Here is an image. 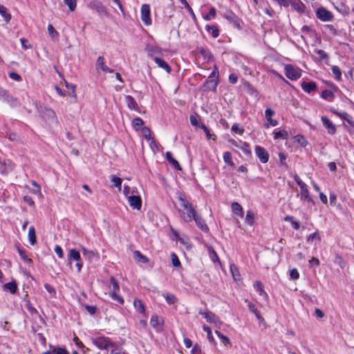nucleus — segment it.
Instances as JSON below:
<instances>
[{
    "label": "nucleus",
    "mask_w": 354,
    "mask_h": 354,
    "mask_svg": "<svg viewBox=\"0 0 354 354\" xmlns=\"http://www.w3.org/2000/svg\"><path fill=\"white\" fill-rule=\"evenodd\" d=\"M180 206L186 210V214L184 212L180 211V216L187 223L191 222L198 214L194 209L192 205L185 198L180 196L179 198Z\"/></svg>",
    "instance_id": "obj_1"
},
{
    "label": "nucleus",
    "mask_w": 354,
    "mask_h": 354,
    "mask_svg": "<svg viewBox=\"0 0 354 354\" xmlns=\"http://www.w3.org/2000/svg\"><path fill=\"white\" fill-rule=\"evenodd\" d=\"M68 266L71 268L73 261L75 262V268L78 273H80L83 267V261L81 258L80 253L76 249H68L67 254Z\"/></svg>",
    "instance_id": "obj_2"
},
{
    "label": "nucleus",
    "mask_w": 354,
    "mask_h": 354,
    "mask_svg": "<svg viewBox=\"0 0 354 354\" xmlns=\"http://www.w3.org/2000/svg\"><path fill=\"white\" fill-rule=\"evenodd\" d=\"M293 178L300 188V200L303 202L313 203L307 185L301 180L297 174H295Z\"/></svg>",
    "instance_id": "obj_3"
},
{
    "label": "nucleus",
    "mask_w": 354,
    "mask_h": 354,
    "mask_svg": "<svg viewBox=\"0 0 354 354\" xmlns=\"http://www.w3.org/2000/svg\"><path fill=\"white\" fill-rule=\"evenodd\" d=\"M91 342L97 348L102 351H107L111 347L115 346V342H113L110 338L104 336L92 338Z\"/></svg>",
    "instance_id": "obj_4"
},
{
    "label": "nucleus",
    "mask_w": 354,
    "mask_h": 354,
    "mask_svg": "<svg viewBox=\"0 0 354 354\" xmlns=\"http://www.w3.org/2000/svg\"><path fill=\"white\" fill-rule=\"evenodd\" d=\"M110 283L111 286L110 287L111 290L109 292V296L113 300L118 302L120 304H123L124 299L118 294L120 291V286L115 277H111L110 278Z\"/></svg>",
    "instance_id": "obj_5"
},
{
    "label": "nucleus",
    "mask_w": 354,
    "mask_h": 354,
    "mask_svg": "<svg viewBox=\"0 0 354 354\" xmlns=\"http://www.w3.org/2000/svg\"><path fill=\"white\" fill-rule=\"evenodd\" d=\"M284 73L286 77L289 80L296 81L301 77L302 71L300 68L296 66L286 64L284 66Z\"/></svg>",
    "instance_id": "obj_6"
},
{
    "label": "nucleus",
    "mask_w": 354,
    "mask_h": 354,
    "mask_svg": "<svg viewBox=\"0 0 354 354\" xmlns=\"http://www.w3.org/2000/svg\"><path fill=\"white\" fill-rule=\"evenodd\" d=\"M141 20L145 26H150L152 24L151 19V10L149 4H143L141 6Z\"/></svg>",
    "instance_id": "obj_7"
},
{
    "label": "nucleus",
    "mask_w": 354,
    "mask_h": 354,
    "mask_svg": "<svg viewBox=\"0 0 354 354\" xmlns=\"http://www.w3.org/2000/svg\"><path fill=\"white\" fill-rule=\"evenodd\" d=\"M15 167V165L10 160L1 159L0 158V174H7L11 172Z\"/></svg>",
    "instance_id": "obj_8"
},
{
    "label": "nucleus",
    "mask_w": 354,
    "mask_h": 354,
    "mask_svg": "<svg viewBox=\"0 0 354 354\" xmlns=\"http://www.w3.org/2000/svg\"><path fill=\"white\" fill-rule=\"evenodd\" d=\"M199 314L201 315L207 322L214 324L215 326H218L221 324V322L219 318L212 312L199 310Z\"/></svg>",
    "instance_id": "obj_9"
},
{
    "label": "nucleus",
    "mask_w": 354,
    "mask_h": 354,
    "mask_svg": "<svg viewBox=\"0 0 354 354\" xmlns=\"http://www.w3.org/2000/svg\"><path fill=\"white\" fill-rule=\"evenodd\" d=\"M254 152L262 163L268 162L269 160V153L263 147L257 145L254 149Z\"/></svg>",
    "instance_id": "obj_10"
},
{
    "label": "nucleus",
    "mask_w": 354,
    "mask_h": 354,
    "mask_svg": "<svg viewBox=\"0 0 354 354\" xmlns=\"http://www.w3.org/2000/svg\"><path fill=\"white\" fill-rule=\"evenodd\" d=\"M274 115V111L272 110L270 108H267L265 111V118L267 120V122L265 124L266 128H269L270 127H276L278 124V122L276 120L272 118V117Z\"/></svg>",
    "instance_id": "obj_11"
},
{
    "label": "nucleus",
    "mask_w": 354,
    "mask_h": 354,
    "mask_svg": "<svg viewBox=\"0 0 354 354\" xmlns=\"http://www.w3.org/2000/svg\"><path fill=\"white\" fill-rule=\"evenodd\" d=\"M128 203L131 207L133 209L140 210L142 207V200L139 195V193L135 194L134 196H129L127 199Z\"/></svg>",
    "instance_id": "obj_12"
},
{
    "label": "nucleus",
    "mask_w": 354,
    "mask_h": 354,
    "mask_svg": "<svg viewBox=\"0 0 354 354\" xmlns=\"http://www.w3.org/2000/svg\"><path fill=\"white\" fill-rule=\"evenodd\" d=\"M96 68L98 70V69H100L102 70V71L105 72V73H112L114 72V70L108 67L106 64H105V60H104V58L102 56H100L97 57V61H96Z\"/></svg>",
    "instance_id": "obj_13"
},
{
    "label": "nucleus",
    "mask_w": 354,
    "mask_h": 354,
    "mask_svg": "<svg viewBox=\"0 0 354 354\" xmlns=\"http://www.w3.org/2000/svg\"><path fill=\"white\" fill-rule=\"evenodd\" d=\"M316 15L317 18L323 21H330L332 17L331 13L324 8H318L316 11Z\"/></svg>",
    "instance_id": "obj_14"
},
{
    "label": "nucleus",
    "mask_w": 354,
    "mask_h": 354,
    "mask_svg": "<svg viewBox=\"0 0 354 354\" xmlns=\"http://www.w3.org/2000/svg\"><path fill=\"white\" fill-rule=\"evenodd\" d=\"M151 59L155 62L158 67L165 70L167 73L171 72V67L165 60L156 56H151Z\"/></svg>",
    "instance_id": "obj_15"
},
{
    "label": "nucleus",
    "mask_w": 354,
    "mask_h": 354,
    "mask_svg": "<svg viewBox=\"0 0 354 354\" xmlns=\"http://www.w3.org/2000/svg\"><path fill=\"white\" fill-rule=\"evenodd\" d=\"M301 86L304 91L308 93L315 91L317 88V84L314 82H303Z\"/></svg>",
    "instance_id": "obj_16"
},
{
    "label": "nucleus",
    "mask_w": 354,
    "mask_h": 354,
    "mask_svg": "<svg viewBox=\"0 0 354 354\" xmlns=\"http://www.w3.org/2000/svg\"><path fill=\"white\" fill-rule=\"evenodd\" d=\"M138 191L136 187H129V185H124L123 187V194L127 199L129 198V196H134L138 194Z\"/></svg>",
    "instance_id": "obj_17"
},
{
    "label": "nucleus",
    "mask_w": 354,
    "mask_h": 354,
    "mask_svg": "<svg viewBox=\"0 0 354 354\" xmlns=\"http://www.w3.org/2000/svg\"><path fill=\"white\" fill-rule=\"evenodd\" d=\"M195 221L196 224L197 226L203 232H207L209 228L205 223V221L204 219L198 214L196 215V216L193 219Z\"/></svg>",
    "instance_id": "obj_18"
},
{
    "label": "nucleus",
    "mask_w": 354,
    "mask_h": 354,
    "mask_svg": "<svg viewBox=\"0 0 354 354\" xmlns=\"http://www.w3.org/2000/svg\"><path fill=\"white\" fill-rule=\"evenodd\" d=\"M253 286L256 291L260 296H262L263 299H267L268 297V294L265 292L263 286L261 281H256Z\"/></svg>",
    "instance_id": "obj_19"
},
{
    "label": "nucleus",
    "mask_w": 354,
    "mask_h": 354,
    "mask_svg": "<svg viewBox=\"0 0 354 354\" xmlns=\"http://www.w3.org/2000/svg\"><path fill=\"white\" fill-rule=\"evenodd\" d=\"M133 306L138 313L143 315H145V307L140 299H135L133 301Z\"/></svg>",
    "instance_id": "obj_20"
},
{
    "label": "nucleus",
    "mask_w": 354,
    "mask_h": 354,
    "mask_svg": "<svg viewBox=\"0 0 354 354\" xmlns=\"http://www.w3.org/2000/svg\"><path fill=\"white\" fill-rule=\"evenodd\" d=\"M125 102L127 106L132 110L137 111L138 109V105L134 98L131 95L125 96Z\"/></svg>",
    "instance_id": "obj_21"
},
{
    "label": "nucleus",
    "mask_w": 354,
    "mask_h": 354,
    "mask_svg": "<svg viewBox=\"0 0 354 354\" xmlns=\"http://www.w3.org/2000/svg\"><path fill=\"white\" fill-rule=\"evenodd\" d=\"M166 159L174 166L176 169L180 171L181 167L178 162L173 158L172 153L170 151H167L165 154Z\"/></svg>",
    "instance_id": "obj_22"
},
{
    "label": "nucleus",
    "mask_w": 354,
    "mask_h": 354,
    "mask_svg": "<svg viewBox=\"0 0 354 354\" xmlns=\"http://www.w3.org/2000/svg\"><path fill=\"white\" fill-rule=\"evenodd\" d=\"M205 30L207 32L210 34L214 38H216L219 35V30L216 25H207L205 26Z\"/></svg>",
    "instance_id": "obj_23"
},
{
    "label": "nucleus",
    "mask_w": 354,
    "mask_h": 354,
    "mask_svg": "<svg viewBox=\"0 0 354 354\" xmlns=\"http://www.w3.org/2000/svg\"><path fill=\"white\" fill-rule=\"evenodd\" d=\"M274 139L278 140V139H283V140H287L289 138L288 132L285 129H281L279 131H274Z\"/></svg>",
    "instance_id": "obj_24"
},
{
    "label": "nucleus",
    "mask_w": 354,
    "mask_h": 354,
    "mask_svg": "<svg viewBox=\"0 0 354 354\" xmlns=\"http://www.w3.org/2000/svg\"><path fill=\"white\" fill-rule=\"evenodd\" d=\"M333 113L338 115L340 118L343 119L344 120H346L351 126L354 127V122L351 120V117L348 115L347 113H342L333 111Z\"/></svg>",
    "instance_id": "obj_25"
},
{
    "label": "nucleus",
    "mask_w": 354,
    "mask_h": 354,
    "mask_svg": "<svg viewBox=\"0 0 354 354\" xmlns=\"http://www.w3.org/2000/svg\"><path fill=\"white\" fill-rule=\"evenodd\" d=\"M28 237L29 242L32 245H34L37 243L35 229L33 226L29 227Z\"/></svg>",
    "instance_id": "obj_26"
},
{
    "label": "nucleus",
    "mask_w": 354,
    "mask_h": 354,
    "mask_svg": "<svg viewBox=\"0 0 354 354\" xmlns=\"http://www.w3.org/2000/svg\"><path fill=\"white\" fill-rule=\"evenodd\" d=\"M3 290L15 294L17 290V285L15 281L8 282L3 286Z\"/></svg>",
    "instance_id": "obj_27"
},
{
    "label": "nucleus",
    "mask_w": 354,
    "mask_h": 354,
    "mask_svg": "<svg viewBox=\"0 0 354 354\" xmlns=\"http://www.w3.org/2000/svg\"><path fill=\"white\" fill-rule=\"evenodd\" d=\"M133 257L136 261L142 263H147L149 261V259L138 250L133 252Z\"/></svg>",
    "instance_id": "obj_28"
},
{
    "label": "nucleus",
    "mask_w": 354,
    "mask_h": 354,
    "mask_svg": "<svg viewBox=\"0 0 354 354\" xmlns=\"http://www.w3.org/2000/svg\"><path fill=\"white\" fill-rule=\"evenodd\" d=\"M84 257L89 261H91L95 256V252L93 250H88L84 246L81 247Z\"/></svg>",
    "instance_id": "obj_29"
},
{
    "label": "nucleus",
    "mask_w": 354,
    "mask_h": 354,
    "mask_svg": "<svg viewBox=\"0 0 354 354\" xmlns=\"http://www.w3.org/2000/svg\"><path fill=\"white\" fill-rule=\"evenodd\" d=\"M89 7L91 9H95L97 12H103L104 10V7L103 6L102 3L98 1H93L90 3Z\"/></svg>",
    "instance_id": "obj_30"
},
{
    "label": "nucleus",
    "mask_w": 354,
    "mask_h": 354,
    "mask_svg": "<svg viewBox=\"0 0 354 354\" xmlns=\"http://www.w3.org/2000/svg\"><path fill=\"white\" fill-rule=\"evenodd\" d=\"M223 158V160L225 164H227V165L231 166V167L234 166V163L232 160V154L230 152H229V151L224 152Z\"/></svg>",
    "instance_id": "obj_31"
},
{
    "label": "nucleus",
    "mask_w": 354,
    "mask_h": 354,
    "mask_svg": "<svg viewBox=\"0 0 354 354\" xmlns=\"http://www.w3.org/2000/svg\"><path fill=\"white\" fill-rule=\"evenodd\" d=\"M144 122L140 118H136L133 120L132 125L136 131H138L143 128Z\"/></svg>",
    "instance_id": "obj_32"
},
{
    "label": "nucleus",
    "mask_w": 354,
    "mask_h": 354,
    "mask_svg": "<svg viewBox=\"0 0 354 354\" xmlns=\"http://www.w3.org/2000/svg\"><path fill=\"white\" fill-rule=\"evenodd\" d=\"M232 210L234 214L243 216V208L238 203H233L232 204Z\"/></svg>",
    "instance_id": "obj_33"
},
{
    "label": "nucleus",
    "mask_w": 354,
    "mask_h": 354,
    "mask_svg": "<svg viewBox=\"0 0 354 354\" xmlns=\"http://www.w3.org/2000/svg\"><path fill=\"white\" fill-rule=\"evenodd\" d=\"M110 178L113 185L117 187L119 191H120L122 188V179L115 176V175H111Z\"/></svg>",
    "instance_id": "obj_34"
},
{
    "label": "nucleus",
    "mask_w": 354,
    "mask_h": 354,
    "mask_svg": "<svg viewBox=\"0 0 354 354\" xmlns=\"http://www.w3.org/2000/svg\"><path fill=\"white\" fill-rule=\"evenodd\" d=\"M216 10L214 7H212L209 10V13H207L205 15H203V17L205 21H210L214 18H216Z\"/></svg>",
    "instance_id": "obj_35"
},
{
    "label": "nucleus",
    "mask_w": 354,
    "mask_h": 354,
    "mask_svg": "<svg viewBox=\"0 0 354 354\" xmlns=\"http://www.w3.org/2000/svg\"><path fill=\"white\" fill-rule=\"evenodd\" d=\"M0 15L4 18L6 22H8L11 19V15L8 13L7 8L3 5H0Z\"/></svg>",
    "instance_id": "obj_36"
},
{
    "label": "nucleus",
    "mask_w": 354,
    "mask_h": 354,
    "mask_svg": "<svg viewBox=\"0 0 354 354\" xmlns=\"http://www.w3.org/2000/svg\"><path fill=\"white\" fill-rule=\"evenodd\" d=\"M150 324L153 328L158 329L161 325L158 316L156 315H152L150 319Z\"/></svg>",
    "instance_id": "obj_37"
},
{
    "label": "nucleus",
    "mask_w": 354,
    "mask_h": 354,
    "mask_svg": "<svg viewBox=\"0 0 354 354\" xmlns=\"http://www.w3.org/2000/svg\"><path fill=\"white\" fill-rule=\"evenodd\" d=\"M163 297L165 299L168 304H174L176 301L175 295L172 293L167 292L163 294Z\"/></svg>",
    "instance_id": "obj_38"
},
{
    "label": "nucleus",
    "mask_w": 354,
    "mask_h": 354,
    "mask_svg": "<svg viewBox=\"0 0 354 354\" xmlns=\"http://www.w3.org/2000/svg\"><path fill=\"white\" fill-rule=\"evenodd\" d=\"M239 149H240L246 155L251 154L250 145L246 142H241Z\"/></svg>",
    "instance_id": "obj_39"
},
{
    "label": "nucleus",
    "mask_w": 354,
    "mask_h": 354,
    "mask_svg": "<svg viewBox=\"0 0 354 354\" xmlns=\"http://www.w3.org/2000/svg\"><path fill=\"white\" fill-rule=\"evenodd\" d=\"M48 32L52 39H57L59 36L58 32L54 28L52 24H48Z\"/></svg>",
    "instance_id": "obj_40"
},
{
    "label": "nucleus",
    "mask_w": 354,
    "mask_h": 354,
    "mask_svg": "<svg viewBox=\"0 0 354 354\" xmlns=\"http://www.w3.org/2000/svg\"><path fill=\"white\" fill-rule=\"evenodd\" d=\"M254 222V214L250 211L248 210L245 216V223L250 225H252Z\"/></svg>",
    "instance_id": "obj_41"
},
{
    "label": "nucleus",
    "mask_w": 354,
    "mask_h": 354,
    "mask_svg": "<svg viewBox=\"0 0 354 354\" xmlns=\"http://www.w3.org/2000/svg\"><path fill=\"white\" fill-rule=\"evenodd\" d=\"M64 3L68 7L70 11L73 12L77 6V0H64Z\"/></svg>",
    "instance_id": "obj_42"
},
{
    "label": "nucleus",
    "mask_w": 354,
    "mask_h": 354,
    "mask_svg": "<svg viewBox=\"0 0 354 354\" xmlns=\"http://www.w3.org/2000/svg\"><path fill=\"white\" fill-rule=\"evenodd\" d=\"M203 329L205 332L207 333L208 340L210 342H214V338L213 337L211 328L207 325H203Z\"/></svg>",
    "instance_id": "obj_43"
},
{
    "label": "nucleus",
    "mask_w": 354,
    "mask_h": 354,
    "mask_svg": "<svg viewBox=\"0 0 354 354\" xmlns=\"http://www.w3.org/2000/svg\"><path fill=\"white\" fill-rule=\"evenodd\" d=\"M285 221L291 223L292 226L295 230H298L300 227L299 223L297 221H295L294 218L291 216H286Z\"/></svg>",
    "instance_id": "obj_44"
},
{
    "label": "nucleus",
    "mask_w": 354,
    "mask_h": 354,
    "mask_svg": "<svg viewBox=\"0 0 354 354\" xmlns=\"http://www.w3.org/2000/svg\"><path fill=\"white\" fill-rule=\"evenodd\" d=\"M232 131L234 133L242 135L244 133V129L237 123H235L232 127Z\"/></svg>",
    "instance_id": "obj_45"
},
{
    "label": "nucleus",
    "mask_w": 354,
    "mask_h": 354,
    "mask_svg": "<svg viewBox=\"0 0 354 354\" xmlns=\"http://www.w3.org/2000/svg\"><path fill=\"white\" fill-rule=\"evenodd\" d=\"M171 263L174 267L175 268H179L180 267L181 264L178 259V256L175 253H171Z\"/></svg>",
    "instance_id": "obj_46"
},
{
    "label": "nucleus",
    "mask_w": 354,
    "mask_h": 354,
    "mask_svg": "<svg viewBox=\"0 0 354 354\" xmlns=\"http://www.w3.org/2000/svg\"><path fill=\"white\" fill-rule=\"evenodd\" d=\"M216 334L225 345L230 344V340L227 336L224 335L218 330L216 331Z\"/></svg>",
    "instance_id": "obj_47"
},
{
    "label": "nucleus",
    "mask_w": 354,
    "mask_h": 354,
    "mask_svg": "<svg viewBox=\"0 0 354 354\" xmlns=\"http://www.w3.org/2000/svg\"><path fill=\"white\" fill-rule=\"evenodd\" d=\"M333 76L337 80H340L342 77V73L339 67L333 66Z\"/></svg>",
    "instance_id": "obj_48"
},
{
    "label": "nucleus",
    "mask_w": 354,
    "mask_h": 354,
    "mask_svg": "<svg viewBox=\"0 0 354 354\" xmlns=\"http://www.w3.org/2000/svg\"><path fill=\"white\" fill-rule=\"evenodd\" d=\"M53 353L54 354H69L66 349L62 347H53Z\"/></svg>",
    "instance_id": "obj_49"
},
{
    "label": "nucleus",
    "mask_w": 354,
    "mask_h": 354,
    "mask_svg": "<svg viewBox=\"0 0 354 354\" xmlns=\"http://www.w3.org/2000/svg\"><path fill=\"white\" fill-rule=\"evenodd\" d=\"M142 133L147 140H149L152 138V137L151 136V131L148 127H144L142 129Z\"/></svg>",
    "instance_id": "obj_50"
},
{
    "label": "nucleus",
    "mask_w": 354,
    "mask_h": 354,
    "mask_svg": "<svg viewBox=\"0 0 354 354\" xmlns=\"http://www.w3.org/2000/svg\"><path fill=\"white\" fill-rule=\"evenodd\" d=\"M218 84V81L209 80L207 82L206 85L209 89L216 90Z\"/></svg>",
    "instance_id": "obj_51"
},
{
    "label": "nucleus",
    "mask_w": 354,
    "mask_h": 354,
    "mask_svg": "<svg viewBox=\"0 0 354 354\" xmlns=\"http://www.w3.org/2000/svg\"><path fill=\"white\" fill-rule=\"evenodd\" d=\"M279 162L280 164L286 167H287V164L286 162V160L287 158V156L286 153L283 152H280L279 153Z\"/></svg>",
    "instance_id": "obj_52"
},
{
    "label": "nucleus",
    "mask_w": 354,
    "mask_h": 354,
    "mask_svg": "<svg viewBox=\"0 0 354 354\" xmlns=\"http://www.w3.org/2000/svg\"><path fill=\"white\" fill-rule=\"evenodd\" d=\"M290 277L292 279H298L299 277V273L296 268H292L290 271Z\"/></svg>",
    "instance_id": "obj_53"
},
{
    "label": "nucleus",
    "mask_w": 354,
    "mask_h": 354,
    "mask_svg": "<svg viewBox=\"0 0 354 354\" xmlns=\"http://www.w3.org/2000/svg\"><path fill=\"white\" fill-rule=\"evenodd\" d=\"M55 252L57 254L59 258L62 259L64 257V252L62 248L58 245H56L54 248Z\"/></svg>",
    "instance_id": "obj_54"
},
{
    "label": "nucleus",
    "mask_w": 354,
    "mask_h": 354,
    "mask_svg": "<svg viewBox=\"0 0 354 354\" xmlns=\"http://www.w3.org/2000/svg\"><path fill=\"white\" fill-rule=\"evenodd\" d=\"M322 121L324 124V125L330 131V129H332V125L330 123V120L326 118V116L322 117Z\"/></svg>",
    "instance_id": "obj_55"
},
{
    "label": "nucleus",
    "mask_w": 354,
    "mask_h": 354,
    "mask_svg": "<svg viewBox=\"0 0 354 354\" xmlns=\"http://www.w3.org/2000/svg\"><path fill=\"white\" fill-rule=\"evenodd\" d=\"M112 348L110 354H125L124 352L122 351V349L118 346L117 344L115 343V347H111Z\"/></svg>",
    "instance_id": "obj_56"
},
{
    "label": "nucleus",
    "mask_w": 354,
    "mask_h": 354,
    "mask_svg": "<svg viewBox=\"0 0 354 354\" xmlns=\"http://www.w3.org/2000/svg\"><path fill=\"white\" fill-rule=\"evenodd\" d=\"M230 270H231V272H232V274L234 279L235 280L239 279V271H238L237 268L235 267V266H231L230 267Z\"/></svg>",
    "instance_id": "obj_57"
},
{
    "label": "nucleus",
    "mask_w": 354,
    "mask_h": 354,
    "mask_svg": "<svg viewBox=\"0 0 354 354\" xmlns=\"http://www.w3.org/2000/svg\"><path fill=\"white\" fill-rule=\"evenodd\" d=\"M8 75L13 80H15L17 82H19L21 80V77L17 73L10 72V73H9Z\"/></svg>",
    "instance_id": "obj_58"
},
{
    "label": "nucleus",
    "mask_w": 354,
    "mask_h": 354,
    "mask_svg": "<svg viewBox=\"0 0 354 354\" xmlns=\"http://www.w3.org/2000/svg\"><path fill=\"white\" fill-rule=\"evenodd\" d=\"M192 354H205L202 352L201 347L198 344H195L191 351Z\"/></svg>",
    "instance_id": "obj_59"
},
{
    "label": "nucleus",
    "mask_w": 354,
    "mask_h": 354,
    "mask_svg": "<svg viewBox=\"0 0 354 354\" xmlns=\"http://www.w3.org/2000/svg\"><path fill=\"white\" fill-rule=\"evenodd\" d=\"M245 302L246 304H248V307L249 310L254 314H257V310H258L257 309L255 306L253 304H252L250 301H249L248 299H245Z\"/></svg>",
    "instance_id": "obj_60"
},
{
    "label": "nucleus",
    "mask_w": 354,
    "mask_h": 354,
    "mask_svg": "<svg viewBox=\"0 0 354 354\" xmlns=\"http://www.w3.org/2000/svg\"><path fill=\"white\" fill-rule=\"evenodd\" d=\"M321 95L322 98L330 100V98L332 97V91L328 90L324 91Z\"/></svg>",
    "instance_id": "obj_61"
},
{
    "label": "nucleus",
    "mask_w": 354,
    "mask_h": 354,
    "mask_svg": "<svg viewBox=\"0 0 354 354\" xmlns=\"http://www.w3.org/2000/svg\"><path fill=\"white\" fill-rule=\"evenodd\" d=\"M273 1L276 2L281 6H284L286 8L288 7L290 5L289 0H272Z\"/></svg>",
    "instance_id": "obj_62"
},
{
    "label": "nucleus",
    "mask_w": 354,
    "mask_h": 354,
    "mask_svg": "<svg viewBox=\"0 0 354 354\" xmlns=\"http://www.w3.org/2000/svg\"><path fill=\"white\" fill-rule=\"evenodd\" d=\"M209 252H210V254H209L210 255V258L212 260V261H214V262H216V261L219 262V259H218V257L216 252L214 250H210Z\"/></svg>",
    "instance_id": "obj_63"
},
{
    "label": "nucleus",
    "mask_w": 354,
    "mask_h": 354,
    "mask_svg": "<svg viewBox=\"0 0 354 354\" xmlns=\"http://www.w3.org/2000/svg\"><path fill=\"white\" fill-rule=\"evenodd\" d=\"M9 97L8 92L3 88L0 87V98L8 100Z\"/></svg>",
    "instance_id": "obj_64"
}]
</instances>
